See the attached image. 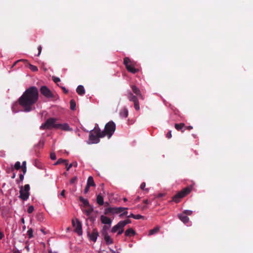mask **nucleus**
<instances>
[{
	"instance_id": "nucleus-60",
	"label": "nucleus",
	"mask_w": 253,
	"mask_h": 253,
	"mask_svg": "<svg viewBox=\"0 0 253 253\" xmlns=\"http://www.w3.org/2000/svg\"><path fill=\"white\" fill-rule=\"evenodd\" d=\"M143 202H144V203L145 204H149V201H148V200H144V201H143Z\"/></svg>"
},
{
	"instance_id": "nucleus-1",
	"label": "nucleus",
	"mask_w": 253,
	"mask_h": 253,
	"mask_svg": "<svg viewBox=\"0 0 253 253\" xmlns=\"http://www.w3.org/2000/svg\"><path fill=\"white\" fill-rule=\"evenodd\" d=\"M39 98L38 88L34 86H30L26 89L19 98L18 102L25 112H29L35 109V104Z\"/></svg>"
},
{
	"instance_id": "nucleus-45",
	"label": "nucleus",
	"mask_w": 253,
	"mask_h": 253,
	"mask_svg": "<svg viewBox=\"0 0 253 253\" xmlns=\"http://www.w3.org/2000/svg\"><path fill=\"white\" fill-rule=\"evenodd\" d=\"M124 231V228H122V229H120V230H119L118 231V233H117V235H121Z\"/></svg>"
},
{
	"instance_id": "nucleus-63",
	"label": "nucleus",
	"mask_w": 253,
	"mask_h": 253,
	"mask_svg": "<svg viewBox=\"0 0 253 253\" xmlns=\"http://www.w3.org/2000/svg\"><path fill=\"white\" fill-rule=\"evenodd\" d=\"M163 196V194H159L158 197H162Z\"/></svg>"
},
{
	"instance_id": "nucleus-37",
	"label": "nucleus",
	"mask_w": 253,
	"mask_h": 253,
	"mask_svg": "<svg viewBox=\"0 0 253 253\" xmlns=\"http://www.w3.org/2000/svg\"><path fill=\"white\" fill-rule=\"evenodd\" d=\"M146 186V183L145 182H142L140 185V189L142 190L146 191L147 192L148 191V188H145Z\"/></svg>"
},
{
	"instance_id": "nucleus-8",
	"label": "nucleus",
	"mask_w": 253,
	"mask_h": 253,
	"mask_svg": "<svg viewBox=\"0 0 253 253\" xmlns=\"http://www.w3.org/2000/svg\"><path fill=\"white\" fill-rule=\"evenodd\" d=\"M127 210V208H122V207H114V208H108L105 209L104 213L105 214H108L109 213H119L122 212L125 210Z\"/></svg>"
},
{
	"instance_id": "nucleus-62",
	"label": "nucleus",
	"mask_w": 253,
	"mask_h": 253,
	"mask_svg": "<svg viewBox=\"0 0 253 253\" xmlns=\"http://www.w3.org/2000/svg\"><path fill=\"white\" fill-rule=\"evenodd\" d=\"M15 177V173H13V175L12 176L11 178H14Z\"/></svg>"
},
{
	"instance_id": "nucleus-17",
	"label": "nucleus",
	"mask_w": 253,
	"mask_h": 253,
	"mask_svg": "<svg viewBox=\"0 0 253 253\" xmlns=\"http://www.w3.org/2000/svg\"><path fill=\"white\" fill-rule=\"evenodd\" d=\"M127 97L128 99L131 102H134L138 99L137 97L133 95L130 91L127 92Z\"/></svg>"
},
{
	"instance_id": "nucleus-20",
	"label": "nucleus",
	"mask_w": 253,
	"mask_h": 253,
	"mask_svg": "<svg viewBox=\"0 0 253 253\" xmlns=\"http://www.w3.org/2000/svg\"><path fill=\"white\" fill-rule=\"evenodd\" d=\"M76 91L80 95H83L85 93L84 87L82 85H80L77 87Z\"/></svg>"
},
{
	"instance_id": "nucleus-31",
	"label": "nucleus",
	"mask_w": 253,
	"mask_h": 253,
	"mask_svg": "<svg viewBox=\"0 0 253 253\" xmlns=\"http://www.w3.org/2000/svg\"><path fill=\"white\" fill-rule=\"evenodd\" d=\"M70 109L72 110H75V109H76V102H75V101L74 100H73V99H72L70 101Z\"/></svg>"
},
{
	"instance_id": "nucleus-39",
	"label": "nucleus",
	"mask_w": 253,
	"mask_h": 253,
	"mask_svg": "<svg viewBox=\"0 0 253 253\" xmlns=\"http://www.w3.org/2000/svg\"><path fill=\"white\" fill-rule=\"evenodd\" d=\"M34 210V208L33 206H30L29 207L28 210H27V212L29 213H31L33 212Z\"/></svg>"
},
{
	"instance_id": "nucleus-6",
	"label": "nucleus",
	"mask_w": 253,
	"mask_h": 253,
	"mask_svg": "<svg viewBox=\"0 0 253 253\" xmlns=\"http://www.w3.org/2000/svg\"><path fill=\"white\" fill-rule=\"evenodd\" d=\"M57 120L55 118H50L48 119L44 124H43L41 126L40 129H51L52 128H56V126H58V124L56 123Z\"/></svg>"
},
{
	"instance_id": "nucleus-59",
	"label": "nucleus",
	"mask_w": 253,
	"mask_h": 253,
	"mask_svg": "<svg viewBox=\"0 0 253 253\" xmlns=\"http://www.w3.org/2000/svg\"><path fill=\"white\" fill-rule=\"evenodd\" d=\"M21 221L23 224L25 223V220L24 218L23 217L21 219Z\"/></svg>"
},
{
	"instance_id": "nucleus-10",
	"label": "nucleus",
	"mask_w": 253,
	"mask_h": 253,
	"mask_svg": "<svg viewBox=\"0 0 253 253\" xmlns=\"http://www.w3.org/2000/svg\"><path fill=\"white\" fill-rule=\"evenodd\" d=\"M40 92L42 95L47 98H52L54 97V94L46 86L43 85L41 86Z\"/></svg>"
},
{
	"instance_id": "nucleus-15",
	"label": "nucleus",
	"mask_w": 253,
	"mask_h": 253,
	"mask_svg": "<svg viewBox=\"0 0 253 253\" xmlns=\"http://www.w3.org/2000/svg\"><path fill=\"white\" fill-rule=\"evenodd\" d=\"M178 217L179 219L185 224L189 222V217L182 213L178 214Z\"/></svg>"
},
{
	"instance_id": "nucleus-21",
	"label": "nucleus",
	"mask_w": 253,
	"mask_h": 253,
	"mask_svg": "<svg viewBox=\"0 0 253 253\" xmlns=\"http://www.w3.org/2000/svg\"><path fill=\"white\" fill-rule=\"evenodd\" d=\"M135 235V232L132 228L127 229L125 232V235L127 237H130Z\"/></svg>"
},
{
	"instance_id": "nucleus-49",
	"label": "nucleus",
	"mask_w": 253,
	"mask_h": 253,
	"mask_svg": "<svg viewBox=\"0 0 253 253\" xmlns=\"http://www.w3.org/2000/svg\"><path fill=\"white\" fill-rule=\"evenodd\" d=\"M24 174H20L19 175V181H22L23 180V179H24Z\"/></svg>"
},
{
	"instance_id": "nucleus-13",
	"label": "nucleus",
	"mask_w": 253,
	"mask_h": 253,
	"mask_svg": "<svg viewBox=\"0 0 253 253\" xmlns=\"http://www.w3.org/2000/svg\"><path fill=\"white\" fill-rule=\"evenodd\" d=\"M133 92L136 95L138 96L141 99H144V97L142 95L140 89L135 85L131 86Z\"/></svg>"
},
{
	"instance_id": "nucleus-4",
	"label": "nucleus",
	"mask_w": 253,
	"mask_h": 253,
	"mask_svg": "<svg viewBox=\"0 0 253 253\" xmlns=\"http://www.w3.org/2000/svg\"><path fill=\"white\" fill-rule=\"evenodd\" d=\"M191 189L192 188L190 187L184 188L172 197V201L176 203H179L182 198L191 192Z\"/></svg>"
},
{
	"instance_id": "nucleus-57",
	"label": "nucleus",
	"mask_w": 253,
	"mask_h": 253,
	"mask_svg": "<svg viewBox=\"0 0 253 253\" xmlns=\"http://www.w3.org/2000/svg\"><path fill=\"white\" fill-rule=\"evenodd\" d=\"M135 216V214H133V213H131L130 215L127 216V217L128 218H129V217H132V218H134V217Z\"/></svg>"
},
{
	"instance_id": "nucleus-52",
	"label": "nucleus",
	"mask_w": 253,
	"mask_h": 253,
	"mask_svg": "<svg viewBox=\"0 0 253 253\" xmlns=\"http://www.w3.org/2000/svg\"><path fill=\"white\" fill-rule=\"evenodd\" d=\"M21 169H22V171H23V173L24 174H25L26 172V171H27V168H23V167H21Z\"/></svg>"
},
{
	"instance_id": "nucleus-11",
	"label": "nucleus",
	"mask_w": 253,
	"mask_h": 253,
	"mask_svg": "<svg viewBox=\"0 0 253 253\" xmlns=\"http://www.w3.org/2000/svg\"><path fill=\"white\" fill-rule=\"evenodd\" d=\"M87 235L90 240L93 242H95L98 236H99V233L96 228H93L91 233L89 232L87 233Z\"/></svg>"
},
{
	"instance_id": "nucleus-46",
	"label": "nucleus",
	"mask_w": 253,
	"mask_h": 253,
	"mask_svg": "<svg viewBox=\"0 0 253 253\" xmlns=\"http://www.w3.org/2000/svg\"><path fill=\"white\" fill-rule=\"evenodd\" d=\"M125 211L124 212H123L122 213H121V214L119 215L120 217H121H121H122L124 215H127V213H128V212H127V211H126V210H125Z\"/></svg>"
},
{
	"instance_id": "nucleus-9",
	"label": "nucleus",
	"mask_w": 253,
	"mask_h": 253,
	"mask_svg": "<svg viewBox=\"0 0 253 253\" xmlns=\"http://www.w3.org/2000/svg\"><path fill=\"white\" fill-rule=\"evenodd\" d=\"M72 222L73 226L75 228V232L79 235H82L83 234V231L81 222L78 219H76L75 220L73 219Z\"/></svg>"
},
{
	"instance_id": "nucleus-55",
	"label": "nucleus",
	"mask_w": 253,
	"mask_h": 253,
	"mask_svg": "<svg viewBox=\"0 0 253 253\" xmlns=\"http://www.w3.org/2000/svg\"><path fill=\"white\" fill-rule=\"evenodd\" d=\"M21 166V167H23V168H26V161L23 162L22 166Z\"/></svg>"
},
{
	"instance_id": "nucleus-51",
	"label": "nucleus",
	"mask_w": 253,
	"mask_h": 253,
	"mask_svg": "<svg viewBox=\"0 0 253 253\" xmlns=\"http://www.w3.org/2000/svg\"><path fill=\"white\" fill-rule=\"evenodd\" d=\"M42 47L41 45L39 46V47H38L39 53H38V56H39L40 55L41 51H42Z\"/></svg>"
},
{
	"instance_id": "nucleus-42",
	"label": "nucleus",
	"mask_w": 253,
	"mask_h": 253,
	"mask_svg": "<svg viewBox=\"0 0 253 253\" xmlns=\"http://www.w3.org/2000/svg\"><path fill=\"white\" fill-rule=\"evenodd\" d=\"M77 177H74L71 179L70 182L71 184H73L77 181Z\"/></svg>"
},
{
	"instance_id": "nucleus-14",
	"label": "nucleus",
	"mask_w": 253,
	"mask_h": 253,
	"mask_svg": "<svg viewBox=\"0 0 253 253\" xmlns=\"http://www.w3.org/2000/svg\"><path fill=\"white\" fill-rule=\"evenodd\" d=\"M100 220L101 223L104 224L111 225L112 223V220L110 218L103 215H101Z\"/></svg>"
},
{
	"instance_id": "nucleus-32",
	"label": "nucleus",
	"mask_w": 253,
	"mask_h": 253,
	"mask_svg": "<svg viewBox=\"0 0 253 253\" xmlns=\"http://www.w3.org/2000/svg\"><path fill=\"white\" fill-rule=\"evenodd\" d=\"M133 102L134 104V107L135 109L137 111L139 110L140 109V107H139V104L138 100L137 99L136 100H135V101H134Z\"/></svg>"
},
{
	"instance_id": "nucleus-18",
	"label": "nucleus",
	"mask_w": 253,
	"mask_h": 253,
	"mask_svg": "<svg viewBox=\"0 0 253 253\" xmlns=\"http://www.w3.org/2000/svg\"><path fill=\"white\" fill-rule=\"evenodd\" d=\"M87 209L83 210V211L84 213L87 216L89 217L90 215L92 213L93 211V207L90 205V206H87Z\"/></svg>"
},
{
	"instance_id": "nucleus-28",
	"label": "nucleus",
	"mask_w": 253,
	"mask_h": 253,
	"mask_svg": "<svg viewBox=\"0 0 253 253\" xmlns=\"http://www.w3.org/2000/svg\"><path fill=\"white\" fill-rule=\"evenodd\" d=\"M110 226H111V225H108V224H105V225L103 226L102 231H101L102 235L108 234L107 232V231L109 229Z\"/></svg>"
},
{
	"instance_id": "nucleus-5",
	"label": "nucleus",
	"mask_w": 253,
	"mask_h": 253,
	"mask_svg": "<svg viewBox=\"0 0 253 253\" xmlns=\"http://www.w3.org/2000/svg\"><path fill=\"white\" fill-rule=\"evenodd\" d=\"M124 64L128 72L132 74H135L138 72V69L135 68V62L131 60L128 57H126L124 58Z\"/></svg>"
},
{
	"instance_id": "nucleus-12",
	"label": "nucleus",
	"mask_w": 253,
	"mask_h": 253,
	"mask_svg": "<svg viewBox=\"0 0 253 253\" xmlns=\"http://www.w3.org/2000/svg\"><path fill=\"white\" fill-rule=\"evenodd\" d=\"M56 129H60L65 131H71L72 129L69 126L68 124H58V126H56Z\"/></svg>"
},
{
	"instance_id": "nucleus-26",
	"label": "nucleus",
	"mask_w": 253,
	"mask_h": 253,
	"mask_svg": "<svg viewBox=\"0 0 253 253\" xmlns=\"http://www.w3.org/2000/svg\"><path fill=\"white\" fill-rule=\"evenodd\" d=\"M160 230L159 227H155L153 229L150 230L149 232V236L152 235L153 234H155L159 232Z\"/></svg>"
},
{
	"instance_id": "nucleus-19",
	"label": "nucleus",
	"mask_w": 253,
	"mask_h": 253,
	"mask_svg": "<svg viewBox=\"0 0 253 253\" xmlns=\"http://www.w3.org/2000/svg\"><path fill=\"white\" fill-rule=\"evenodd\" d=\"M104 237V239L107 245H110L113 244V241L112 238L108 235V234L102 235Z\"/></svg>"
},
{
	"instance_id": "nucleus-41",
	"label": "nucleus",
	"mask_w": 253,
	"mask_h": 253,
	"mask_svg": "<svg viewBox=\"0 0 253 253\" xmlns=\"http://www.w3.org/2000/svg\"><path fill=\"white\" fill-rule=\"evenodd\" d=\"M50 159L52 160H55L56 158L55 154L54 153H51L50 155Z\"/></svg>"
},
{
	"instance_id": "nucleus-43",
	"label": "nucleus",
	"mask_w": 253,
	"mask_h": 253,
	"mask_svg": "<svg viewBox=\"0 0 253 253\" xmlns=\"http://www.w3.org/2000/svg\"><path fill=\"white\" fill-rule=\"evenodd\" d=\"M166 136L168 139H169L172 137L171 131L170 130L167 133Z\"/></svg>"
},
{
	"instance_id": "nucleus-35",
	"label": "nucleus",
	"mask_w": 253,
	"mask_h": 253,
	"mask_svg": "<svg viewBox=\"0 0 253 253\" xmlns=\"http://www.w3.org/2000/svg\"><path fill=\"white\" fill-rule=\"evenodd\" d=\"M29 64V68L30 69V70H31L32 71H34V72H35V71H38V68L36 66H34V65H32L30 64Z\"/></svg>"
},
{
	"instance_id": "nucleus-64",
	"label": "nucleus",
	"mask_w": 253,
	"mask_h": 253,
	"mask_svg": "<svg viewBox=\"0 0 253 253\" xmlns=\"http://www.w3.org/2000/svg\"><path fill=\"white\" fill-rule=\"evenodd\" d=\"M90 221H93L94 219L92 217H89Z\"/></svg>"
},
{
	"instance_id": "nucleus-47",
	"label": "nucleus",
	"mask_w": 253,
	"mask_h": 253,
	"mask_svg": "<svg viewBox=\"0 0 253 253\" xmlns=\"http://www.w3.org/2000/svg\"><path fill=\"white\" fill-rule=\"evenodd\" d=\"M53 81L55 83H57L59 82L60 81V79L59 78H57V77H54L53 78Z\"/></svg>"
},
{
	"instance_id": "nucleus-54",
	"label": "nucleus",
	"mask_w": 253,
	"mask_h": 253,
	"mask_svg": "<svg viewBox=\"0 0 253 253\" xmlns=\"http://www.w3.org/2000/svg\"><path fill=\"white\" fill-rule=\"evenodd\" d=\"M185 129H188V130H191L193 128V127L192 126H185Z\"/></svg>"
},
{
	"instance_id": "nucleus-61",
	"label": "nucleus",
	"mask_w": 253,
	"mask_h": 253,
	"mask_svg": "<svg viewBox=\"0 0 253 253\" xmlns=\"http://www.w3.org/2000/svg\"><path fill=\"white\" fill-rule=\"evenodd\" d=\"M13 253H21L19 251H15Z\"/></svg>"
},
{
	"instance_id": "nucleus-53",
	"label": "nucleus",
	"mask_w": 253,
	"mask_h": 253,
	"mask_svg": "<svg viewBox=\"0 0 253 253\" xmlns=\"http://www.w3.org/2000/svg\"><path fill=\"white\" fill-rule=\"evenodd\" d=\"M65 190H63L61 193H60V195L63 197H65Z\"/></svg>"
},
{
	"instance_id": "nucleus-33",
	"label": "nucleus",
	"mask_w": 253,
	"mask_h": 253,
	"mask_svg": "<svg viewBox=\"0 0 253 253\" xmlns=\"http://www.w3.org/2000/svg\"><path fill=\"white\" fill-rule=\"evenodd\" d=\"M21 168L20 163L19 162H16L14 166V169L19 170Z\"/></svg>"
},
{
	"instance_id": "nucleus-2",
	"label": "nucleus",
	"mask_w": 253,
	"mask_h": 253,
	"mask_svg": "<svg viewBox=\"0 0 253 253\" xmlns=\"http://www.w3.org/2000/svg\"><path fill=\"white\" fill-rule=\"evenodd\" d=\"M101 130L97 124L95 125L94 128L89 132V139L91 143H98L100 142V138H103L101 136Z\"/></svg>"
},
{
	"instance_id": "nucleus-56",
	"label": "nucleus",
	"mask_w": 253,
	"mask_h": 253,
	"mask_svg": "<svg viewBox=\"0 0 253 253\" xmlns=\"http://www.w3.org/2000/svg\"><path fill=\"white\" fill-rule=\"evenodd\" d=\"M62 89L65 93H67L68 92L65 87H62Z\"/></svg>"
},
{
	"instance_id": "nucleus-3",
	"label": "nucleus",
	"mask_w": 253,
	"mask_h": 253,
	"mask_svg": "<svg viewBox=\"0 0 253 253\" xmlns=\"http://www.w3.org/2000/svg\"><path fill=\"white\" fill-rule=\"evenodd\" d=\"M116 129V125L113 121H110L105 126L104 130L101 131L102 137L107 136L110 138L114 133Z\"/></svg>"
},
{
	"instance_id": "nucleus-48",
	"label": "nucleus",
	"mask_w": 253,
	"mask_h": 253,
	"mask_svg": "<svg viewBox=\"0 0 253 253\" xmlns=\"http://www.w3.org/2000/svg\"><path fill=\"white\" fill-rule=\"evenodd\" d=\"M14 170V168L13 167V166L11 165V168H7V172H10V171H13Z\"/></svg>"
},
{
	"instance_id": "nucleus-34",
	"label": "nucleus",
	"mask_w": 253,
	"mask_h": 253,
	"mask_svg": "<svg viewBox=\"0 0 253 253\" xmlns=\"http://www.w3.org/2000/svg\"><path fill=\"white\" fill-rule=\"evenodd\" d=\"M121 222V224H122L123 226L125 227L126 224L130 223L131 220L129 219H126L123 221H120Z\"/></svg>"
},
{
	"instance_id": "nucleus-25",
	"label": "nucleus",
	"mask_w": 253,
	"mask_h": 253,
	"mask_svg": "<svg viewBox=\"0 0 253 253\" xmlns=\"http://www.w3.org/2000/svg\"><path fill=\"white\" fill-rule=\"evenodd\" d=\"M80 201L84 204L85 207L90 206V204L87 200L84 199L83 197H79Z\"/></svg>"
},
{
	"instance_id": "nucleus-16",
	"label": "nucleus",
	"mask_w": 253,
	"mask_h": 253,
	"mask_svg": "<svg viewBox=\"0 0 253 253\" xmlns=\"http://www.w3.org/2000/svg\"><path fill=\"white\" fill-rule=\"evenodd\" d=\"M124 228V226H123L122 224H121V221L119 222L117 224L115 225L111 229V232L112 233H115L117 232L120 229Z\"/></svg>"
},
{
	"instance_id": "nucleus-50",
	"label": "nucleus",
	"mask_w": 253,
	"mask_h": 253,
	"mask_svg": "<svg viewBox=\"0 0 253 253\" xmlns=\"http://www.w3.org/2000/svg\"><path fill=\"white\" fill-rule=\"evenodd\" d=\"M89 187H88V186L86 185V186L84 190V193L85 194L87 193L88 192Z\"/></svg>"
},
{
	"instance_id": "nucleus-23",
	"label": "nucleus",
	"mask_w": 253,
	"mask_h": 253,
	"mask_svg": "<svg viewBox=\"0 0 253 253\" xmlns=\"http://www.w3.org/2000/svg\"><path fill=\"white\" fill-rule=\"evenodd\" d=\"M88 187H90V186H95V184L94 182V180H93V177L92 176H89L88 179H87V184H86Z\"/></svg>"
},
{
	"instance_id": "nucleus-36",
	"label": "nucleus",
	"mask_w": 253,
	"mask_h": 253,
	"mask_svg": "<svg viewBox=\"0 0 253 253\" xmlns=\"http://www.w3.org/2000/svg\"><path fill=\"white\" fill-rule=\"evenodd\" d=\"M33 231L32 228H30L28 229V230L27 231V234H28L29 238H31L33 236Z\"/></svg>"
},
{
	"instance_id": "nucleus-29",
	"label": "nucleus",
	"mask_w": 253,
	"mask_h": 253,
	"mask_svg": "<svg viewBox=\"0 0 253 253\" xmlns=\"http://www.w3.org/2000/svg\"><path fill=\"white\" fill-rule=\"evenodd\" d=\"M122 117L126 118L128 116V111L126 108H124L120 112Z\"/></svg>"
},
{
	"instance_id": "nucleus-40",
	"label": "nucleus",
	"mask_w": 253,
	"mask_h": 253,
	"mask_svg": "<svg viewBox=\"0 0 253 253\" xmlns=\"http://www.w3.org/2000/svg\"><path fill=\"white\" fill-rule=\"evenodd\" d=\"M134 219H144V217L140 214H136V215H135V216L134 217Z\"/></svg>"
},
{
	"instance_id": "nucleus-38",
	"label": "nucleus",
	"mask_w": 253,
	"mask_h": 253,
	"mask_svg": "<svg viewBox=\"0 0 253 253\" xmlns=\"http://www.w3.org/2000/svg\"><path fill=\"white\" fill-rule=\"evenodd\" d=\"M182 213L184 214L185 215H190L192 213V211L190 210H184Z\"/></svg>"
},
{
	"instance_id": "nucleus-7",
	"label": "nucleus",
	"mask_w": 253,
	"mask_h": 253,
	"mask_svg": "<svg viewBox=\"0 0 253 253\" xmlns=\"http://www.w3.org/2000/svg\"><path fill=\"white\" fill-rule=\"evenodd\" d=\"M30 185L29 184L25 185L24 187H21L19 193L20 195L19 197L23 201H26L29 197L30 193Z\"/></svg>"
},
{
	"instance_id": "nucleus-22",
	"label": "nucleus",
	"mask_w": 253,
	"mask_h": 253,
	"mask_svg": "<svg viewBox=\"0 0 253 253\" xmlns=\"http://www.w3.org/2000/svg\"><path fill=\"white\" fill-rule=\"evenodd\" d=\"M174 127L178 131L181 130V132H183L184 130L182 129L185 127V124L184 123L175 124Z\"/></svg>"
},
{
	"instance_id": "nucleus-58",
	"label": "nucleus",
	"mask_w": 253,
	"mask_h": 253,
	"mask_svg": "<svg viewBox=\"0 0 253 253\" xmlns=\"http://www.w3.org/2000/svg\"><path fill=\"white\" fill-rule=\"evenodd\" d=\"M4 235L3 234H2V233H1L0 231V240H1L3 237Z\"/></svg>"
},
{
	"instance_id": "nucleus-44",
	"label": "nucleus",
	"mask_w": 253,
	"mask_h": 253,
	"mask_svg": "<svg viewBox=\"0 0 253 253\" xmlns=\"http://www.w3.org/2000/svg\"><path fill=\"white\" fill-rule=\"evenodd\" d=\"M20 61H23V62H27V60H24V59H21V60H17V61L15 62V63L13 64V66H12V67L16 65V64L19 62H20Z\"/></svg>"
},
{
	"instance_id": "nucleus-24",
	"label": "nucleus",
	"mask_w": 253,
	"mask_h": 253,
	"mask_svg": "<svg viewBox=\"0 0 253 253\" xmlns=\"http://www.w3.org/2000/svg\"><path fill=\"white\" fill-rule=\"evenodd\" d=\"M96 201L97 204L100 206H102L104 204L103 198L100 194L97 195Z\"/></svg>"
},
{
	"instance_id": "nucleus-27",
	"label": "nucleus",
	"mask_w": 253,
	"mask_h": 253,
	"mask_svg": "<svg viewBox=\"0 0 253 253\" xmlns=\"http://www.w3.org/2000/svg\"><path fill=\"white\" fill-rule=\"evenodd\" d=\"M64 164L65 166L68 165V161L62 159H59L54 164V165H57L61 164Z\"/></svg>"
},
{
	"instance_id": "nucleus-30",
	"label": "nucleus",
	"mask_w": 253,
	"mask_h": 253,
	"mask_svg": "<svg viewBox=\"0 0 253 253\" xmlns=\"http://www.w3.org/2000/svg\"><path fill=\"white\" fill-rule=\"evenodd\" d=\"M78 166V163L77 162H74L71 164H70L69 166H66V170L68 171L72 167H77Z\"/></svg>"
}]
</instances>
